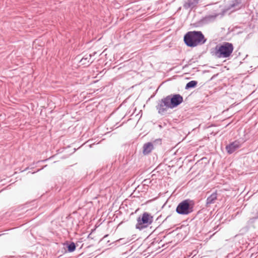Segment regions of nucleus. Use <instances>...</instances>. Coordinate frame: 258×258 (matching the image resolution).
<instances>
[{"instance_id":"nucleus-1","label":"nucleus","mask_w":258,"mask_h":258,"mask_svg":"<svg viewBox=\"0 0 258 258\" xmlns=\"http://www.w3.org/2000/svg\"><path fill=\"white\" fill-rule=\"evenodd\" d=\"M207 39L201 31H189L184 36V41L189 47H195L204 44Z\"/></svg>"},{"instance_id":"nucleus-2","label":"nucleus","mask_w":258,"mask_h":258,"mask_svg":"<svg viewBox=\"0 0 258 258\" xmlns=\"http://www.w3.org/2000/svg\"><path fill=\"white\" fill-rule=\"evenodd\" d=\"M233 50V45L231 43L225 42L220 46L217 45L212 53L217 58H227L231 55Z\"/></svg>"},{"instance_id":"nucleus-3","label":"nucleus","mask_w":258,"mask_h":258,"mask_svg":"<svg viewBox=\"0 0 258 258\" xmlns=\"http://www.w3.org/2000/svg\"><path fill=\"white\" fill-rule=\"evenodd\" d=\"M193 202L190 200H185L178 204L176 212L180 215H187L194 211Z\"/></svg>"},{"instance_id":"nucleus-4","label":"nucleus","mask_w":258,"mask_h":258,"mask_svg":"<svg viewBox=\"0 0 258 258\" xmlns=\"http://www.w3.org/2000/svg\"><path fill=\"white\" fill-rule=\"evenodd\" d=\"M153 216L148 213L145 212L142 214V217H139L137 220V223L136 225L137 229H142L147 227L153 222Z\"/></svg>"},{"instance_id":"nucleus-5","label":"nucleus","mask_w":258,"mask_h":258,"mask_svg":"<svg viewBox=\"0 0 258 258\" xmlns=\"http://www.w3.org/2000/svg\"><path fill=\"white\" fill-rule=\"evenodd\" d=\"M156 107L157 110H158V113L161 114L165 113L168 109L171 108L167 97L159 100Z\"/></svg>"},{"instance_id":"nucleus-6","label":"nucleus","mask_w":258,"mask_h":258,"mask_svg":"<svg viewBox=\"0 0 258 258\" xmlns=\"http://www.w3.org/2000/svg\"><path fill=\"white\" fill-rule=\"evenodd\" d=\"M170 105L171 106V108H173L178 105L183 101V97L179 94H174L168 95L167 96Z\"/></svg>"},{"instance_id":"nucleus-7","label":"nucleus","mask_w":258,"mask_h":258,"mask_svg":"<svg viewBox=\"0 0 258 258\" xmlns=\"http://www.w3.org/2000/svg\"><path fill=\"white\" fill-rule=\"evenodd\" d=\"M241 146L240 143L238 141H235L226 146V150L228 154H231Z\"/></svg>"},{"instance_id":"nucleus-8","label":"nucleus","mask_w":258,"mask_h":258,"mask_svg":"<svg viewBox=\"0 0 258 258\" xmlns=\"http://www.w3.org/2000/svg\"><path fill=\"white\" fill-rule=\"evenodd\" d=\"M153 144L151 142H148L144 145L143 153L144 155L149 154L153 149Z\"/></svg>"},{"instance_id":"nucleus-9","label":"nucleus","mask_w":258,"mask_h":258,"mask_svg":"<svg viewBox=\"0 0 258 258\" xmlns=\"http://www.w3.org/2000/svg\"><path fill=\"white\" fill-rule=\"evenodd\" d=\"M217 199V194L216 192H214L208 197L206 202L207 206L215 203Z\"/></svg>"},{"instance_id":"nucleus-10","label":"nucleus","mask_w":258,"mask_h":258,"mask_svg":"<svg viewBox=\"0 0 258 258\" xmlns=\"http://www.w3.org/2000/svg\"><path fill=\"white\" fill-rule=\"evenodd\" d=\"M218 16V14H214V15H209L208 16H206L204 18V21H205L207 23H209L211 22H213L215 20L217 17Z\"/></svg>"},{"instance_id":"nucleus-11","label":"nucleus","mask_w":258,"mask_h":258,"mask_svg":"<svg viewBox=\"0 0 258 258\" xmlns=\"http://www.w3.org/2000/svg\"><path fill=\"white\" fill-rule=\"evenodd\" d=\"M198 84L197 81H191L187 83L185 86L186 89H188L189 88H192L195 87Z\"/></svg>"},{"instance_id":"nucleus-12","label":"nucleus","mask_w":258,"mask_h":258,"mask_svg":"<svg viewBox=\"0 0 258 258\" xmlns=\"http://www.w3.org/2000/svg\"><path fill=\"white\" fill-rule=\"evenodd\" d=\"M91 55H86L84 56L82 59L81 60L80 62L82 63V64H87V62H89V60L91 59Z\"/></svg>"},{"instance_id":"nucleus-13","label":"nucleus","mask_w":258,"mask_h":258,"mask_svg":"<svg viewBox=\"0 0 258 258\" xmlns=\"http://www.w3.org/2000/svg\"><path fill=\"white\" fill-rule=\"evenodd\" d=\"M76 249V245L74 242H71L68 246V250L69 252H73Z\"/></svg>"},{"instance_id":"nucleus-14","label":"nucleus","mask_w":258,"mask_h":258,"mask_svg":"<svg viewBox=\"0 0 258 258\" xmlns=\"http://www.w3.org/2000/svg\"><path fill=\"white\" fill-rule=\"evenodd\" d=\"M152 143L153 144V146L156 145H161V139H156L155 141H154Z\"/></svg>"}]
</instances>
